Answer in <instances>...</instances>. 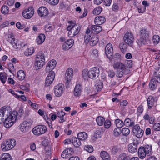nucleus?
I'll return each mask as SVG.
<instances>
[{"label":"nucleus","mask_w":160,"mask_h":160,"mask_svg":"<svg viewBox=\"0 0 160 160\" xmlns=\"http://www.w3.org/2000/svg\"><path fill=\"white\" fill-rule=\"evenodd\" d=\"M140 38L138 39L137 42L138 44H147L149 42V33L145 29H142L139 32Z\"/></svg>","instance_id":"1"},{"label":"nucleus","mask_w":160,"mask_h":160,"mask_svg":"<svg viewBox=\"0 0 160 160\" xmlns=\"http://www.w3.org/2000/svg\"><path fill=\"white\" fill-rule=\"evenodd\" d=\"M47 130V128L45 126L40 125L34 127L32 131L34 135L39 136L45 133Z\"/></svg>","instance_id":"2"},{"label":"nucleus","mask_w":160,"mask_h":160,"mask_svg":"<svg viewBox=\"0 0 160 160\" xmlns=\"http://www.w3.org/2000/svg\"><path fill=\"white\" fill-rule=\"evenodd\" d=\"M15 141L12 139L4 142L1 145L2 150L4 151H7L11 149L15 145Z\"/></svg>","instance_id":"3"},{"label":"nucleus","mask_w":160,"mask_h":160,"mask_svg":"<svg viewBox=\"0 0 160 160\" xmlns=\"http://www.w3.org/2000/svg\"><path fill=\"white\" fill-rule=\"evenodd\" d=\"M6 117H5V120L3 122L4 123V125L6 128H8L11 127L15 121L16 119L14 118L12 114H10L9 116L6 114Z\"/></svg>","instance_id":"4"},{"label":"nucleus","mask_w":160,"mask_h":160,"mask_svg":"<svg viewBox=\"0 0 160 160\" xmlns=\"http://www.w3.org/2000/svg\"><path fill=\"white\" fill-rule=\"evenodd\" d=\"M99 72L98 68H93L88 71V77L92 79H95L99 76Z\"/></svg>","instance_id":"5"},{"label":"nucleus","mask_w":160,"mask_h":160,"mask_svg":"<svg viewBox=\"0 0 160 160\" xmlns=\"http://www.w3.org/2000/svg\"><path fill=\"white\" fill-rule=\"evenodd\" d=\"M132 131L134 134L138 138L142 137L144 133V131L141 129L139 125L137 124L132 128Z\"/></svg>","instance_id":"6"},{"label":"nucleus","mask_w":160,"mask_h":160,"mask_svg":"<svg viewBox=\"0 0 160 160\" xmlns=\"http://www.w3.org/2000/svg\"><path fill=\"white\" fill-rule=\"evenodd\" d=\"M34 13V8L31 7L24 10L22 12V15L24 18L29 19L33 16Z\"/></svg>","instance_id":"7"},{"label":"nucleus","mask_w":160,"mask_h":160,"mask_svg":"<svg viewBox=\"0 0 160 160\" xmlns=\"http://www.w3.org/2000/svg\"><path fill=\"white\" fill-rule=\"evenodd\" d=\"M124 42L128 45L131 46L133 42L134 38L132 34L129 32H127L123 37Z\"/></svg>","instance_id":"8"},{"label":"nucleus","mask_w":160,"mask_h":160,"mask_svg":"<svg viewBox=\"0 0 160 160\" xmlns=\"http://www.w3.org/2000/svg\"><path fill=\"white\" fill-rule=\"evenodd\" d=\"M70 25L68 26L67 28L68 31L72 30L74 35L77 34L79 32L81 28L79 25L75 24L74 23H72L71 21Z\"/></svg>","instance_id":"9"},{"label":"nucleus","mask_w":160,"mask_h":160,"mask_svg":"<svg viewBox=\"0 0 160 160\" xmlns=\"http://www.w3.org/2000/svg\"><path fill=\"white\" fill-rule=\"evenodd\" d=\"M113 48L112 45L111 43L108 44L105 48V53L106 56L109 59L112 58V51Z\"/></svg>","instance_id":"10"},{"label":"nucleus","mask_w":160,"mask_h":160,"mask_svg":"<svg viewBox=\"0 0 160 160\" xmlns=\"http://www.w3.org/2000/svg\"><path fill=\"white\" fill-rule=\"evenodd\" d=\"M55 73L54 72H51L48 74L46 79L45 86H49L55 78Z\"/></svg>","instance_id":"11"},{"label":"nucleus","mask_w":160,"mask_h":160,"mask_svg":"<svg viewBox=\"0 0 160 160\" xmlns=\"http://www.w3.org/2000/svg\"><path fill=\"white\" fill-rule=\"evenodd\" d=\"M64 85L62 84H59L55 87L54 93L58 97L60 96L62 94Z\"/></svg>","instance_id":"12"},{"label":"nucleus","mask_w":160,"mask_h":160,"mask_svg":"<svg viewBox=\"0 0 160 160\" xmlns=\"http://www.w3.org/2000/svg\"><path fill=\"white\" fill-rule=\"evenodd\" d=\"M56 64V62L53 59L49 61L45 69L46 72H53L52 70L55 68Z\"/></svg>","instance_id":"13"},{"label":"nucleus","mask_w":160,"mask_h":160,"mask_svg":"<svg viewBox=\"0 0 160 160\" xmlns=\"http://www.w3.org/2000/svg\"><path fill=\"white\" fill-rule=\"evenodd\" d=\"M38 13L40 17H46L48 14V9L45 7H41L38 10Z\"/></svg>","instance_id":"14"},{"label":"nucleus","mask_w":160,"mask_h":160,"mask_svg":"<svg viewBox=\"0 0 160 160\" xmlns=\"http://www.w3.org/2000/svg\"><path fill=\"white\" fill-rule=\"evenodd\" d=\"M138 143L132 142L128 145V150L131 153H133L137 151Z\"/></svg>","instance_id":"15"},{"label":"nucleus","mask_w":160,"mask_h":160,"mask_svg":"<svg viewBox=\"0 0 160 160\" xmlns=\"http://www.w3.org/2000/svg\"><path fill=\"white\" fill-rule=\"evenodd\" d=\"M74 43V40L72 39H70L66 41L63 44L62 47L63 49L65 50H68L72 46Z\"/></svg>","instance_id":"16"},{"label":"nucleus","mask_w":160,"mask_h":160,"mask_svg":"<svg viewBox=\"0 0 160 160\" xmlns=\"http://www.w3.org/2000/svg\"><path fill=\"white\" fill-rule=\"evenodd\" d=\"M73 75L72 68H68L66 71L65 75V79L68 82H69L72 79Z\"/></svg>","instance_id":"17"},{"label":"nucleus","mask_w":160,"mask_h":160,"mask_svg":"<svg viewBox=\"0 0 160 160\" xmlns=\"http://www.w3.org/2000/svg\"><path fill=\"white\" fill-rule=\"evenodd\" d=\"M115 69L117 70L126 71V69L123 64L120 62H115L113 65Z\"/></svg>","instance_id":"18"},{"label":"nucleus","mask_w":160,"mask_h":160,"mask_svg":"<svg viewBox=\"0 0 160 160\" xmlns=\"http://www.w3.org/2000/svg\"><path fill=\"white\" fill-rule=\"evenodd\" d=\"M8 110L4 107H2L0 109V123H1L3 122L5 120V116H4L5 114L8 112Z\"/></svg>","instance_id":"19"},{"label":"nucleus","mask_w":160,"mask_h":160,"mask_svg":"<svg viewBox=\"0 0 160 160\" xmlns=\"http://www.w3.org/2000/svg\"><path fill=\"white\" fill-rule=\"evenodd\" d=\"M138 156L141 159L144 158L147 154L146 153L144 147H140L138 150Z\"/></svg>","instance_id":"20"},{"label":"nucleus","mask_w":160,"mask_h":160,"mask_svg":"<svg viewBox=\"0 0 160 160\" xmlns=\"http://www.w3.org/2000/svg\"><path fill=\"white\" fill-rule=\"evenodd\" d=\"M82 92V87L79 84L76 85L74 90V95L76 97L79 96Z\"/></svg>","instance_id":"21"},{"label":"nucleus","mask_w":160,"mask_h":160,"mask_svg":"<svg viewBox=\"0 0 160 160\" xmlns=\"http://www.w3.org/2000/svg\"><path fill=\"white\" fill-rule=\"evenodd\" d=\"M106 18L103 16H97L95 19L94 22L96 25H100L104 23Z\"/></svg>","instance_id":"22"},{"label":"nucleus","mask_w":160,"mask_h":160,"mask_svg":"<svg viewBox=\"0 0 160 160\" xmlns=\"http://www.w3.org/2000/svg\"><path fill=\"white\" fill-rule=\"evenodd\" d=\"M45 64V62L43 59L39 60L36 59V61L34 64L36 68V69H38L42 68L43 65Z\"/></svg>","instance_id":"23"},{"label":"nucleus","mask_w":160,"mask_h":160,"mask_svg":"<svg viewBox=\"0 0 160 160\" xmlns=\"http://www.w3.org/2000/svg\"><path fill=\"white\" fill-rule=\"evenodd\" d=\"M99 25H93L91 26V28L93 32L98 34L102 30V28Z\"/></svg>","instance_id":"24"},{"label":"nucleus","mask_w":160,"mask_h":160,"mask_svg":"<svg viewBox=\"0 0 160 160\" xmlns=\"http://www.w3.org/2000/svg\"><path fill=\"white\" fill-rule=\"evenodd\" d=\"M8 41L12 44L13 47L15 48H18V40L17 39L11 37H8Z\"/></svg>","instance_id":"25"},{"label":"nucleus","mask_w":160,"mask_h":160,"mask_svg":"<svg viewBox=\"0 0 160 160\" xmlns=\"http://www.w3.org/2000/svg\"><path fill=\"white\" fill-rule=\"evenodd\" d=\"M24 112L23 109L22 108H20L18 112L16 111H13L11 114H12L14 118L17 119V117L18 116L21 117L23 114Z\"/></svg>","instance_id":"26"},{"label":"nucleus","mask_w":160,"mask_h":160,"mask_svg":"<svg viewBox=\"0 0 160 160\" xmlns=\"http://www.w3.org/2000/svg\"><path fill=\"white\" fill-rule=\"evenodd\" d=\"M155 99L152 96H150L147 99L148 108L151 109L153 105Z\"/></svg>","instance_id":"27"},{"label":"nucleus","mask_w":160,"mask_h":160,"mask_svg":"<svg viewBox=\"0 0 160 160\" xmlns=\"http://www.w3.org/2000/svg\"><path fill=\"white\" fill-rule=\"evenodd\" d=\"M124 125L127 127H131L132 128L135 125L134 122L132 121L129 118H128L125 119L123 122Z\"/></svg>","instance_id":"28"},{"label":"nucleus","mask_w":160,"mask_h":160,"mask_svg":"<svg viewBox=\"0 0 160 160\" xmlns=\"http://www.w3.org/2000/svg\"><path fill=\"white\" fill-rule=\"evenodd\" d=\"M72 142L73 145L76 148H78L81 145V142L80 139L76 137H72Z\"/></svg>","instance_id":"29"},{"label":"nucleus","mask_w":160,"mask_h":160,"mask_svg":"<svg viewBox=\"0 0 160 160\" xmlns=\"http://www.w3.org/2000/svg\"><path fill=\"white\" fill-rule=\"evenodd\" d=\"M130 158V156L125 153H122L119 155L118 160H129Z\"/></svg>","instance_id":"30"},{"label":"nucleus","mask_w":160,"mask_h":160,"mask_svg":"<svg viewBox=\"0 0 160 160\" xmlns=\"http://www.w3.org/2000/svg\"><path fill=\"white\" fill-rule=\"evenodd\" d=\"M101 157L103 160H110V157L108 153L105 151H102L100 153Z\"/></svg>","instance_id":"31"},{"label":"nucleus","mask_w":160,"mask_h":160,"mask_svg":"<svg viewBox=\"0 0 160 160\" xmlns=\"http://www.w3.org/2000/svg\"><path fill=\"white\" fill-rule=\"evenodd\" d=\"M158 83L155 80V79H151L149 84L150 89L152 90L155 89L157 87Z\"/></svg>","instance_id":"32"},{"label":"nucleus","mask_w":160,"mask_h":160,"mask_svg":"<svg viewBox=\"0 0 160 160\" xmlns=\"http://www.w3.org/2000/svg\"><path fill=\"white\" fill-rule=\"evenodd\" d=\"M122 150L120 145H116L113 146L112 149V154L115 155L118 152H121Z\"/></svg>","instance_id":"33"},{"label":"nucleus","mask_w":160,"mask_h":160,"mask_svg":"<svg viewBox=\"0 0 160 160\" xmlns=\"http://www.w3.org/2000/svg\"><path fill=\"white\" fill-rule=\"evenodd\" d=\"M45 37L44 34H41L36 39V42L38 44H42L44 41Z\"/></svg>","instance_id":"34"},{"label":"nucleus","mask_w":160,"mask_h":160,"mask_svg":"<svg viewBox=\"0 0 160 160\" xmlns=\"http://www.w3.org/2000/svg\"><path fill=\"white\" fill-rule=\"evenodd\" d=\"M0 160H12L11 156L7 153H2L0 157Z\"/></svg>","instance_id":"35"},{"label":"nucleus","mask_w":160,"mask_h":160,"mask_svg":"<svg viewBox=\"0 0 160 160\" xmlns=\"http://www.w3.org/2000/svg\"><path fill=\"white\" fill-rule=\"evenodd\" d=\"M77 137L81 140H84L87 139L88 135L85 132H80L78 134Z\"/></svg>","instance_id":"36"},{"label":"nucleus","mask_w":160,"mask_h":160,"mask_svg":"<svg viewBox=\"0 0 160 160\" xmlns=\"http://www.w3.org/2000/svg\"><path fill=\"white\" fill-rule=\"evenodd\" d=\"M98 41L99 39L97 36H92L90 38V44L92 46H94L98 43Z\"/></svg>","instance_id":"37"},{"label":"nucleus","mask_w":160,"mask_h":160,"mask_svg":"<svg viewBox=\"0 0 160 160\" xmlns=\"http://www.w3.org/2000/svg\"><path fill=\"white\" fill-rule=\"evenodd\" d=\"M144 147L147 155H151L152 152V146L151 145H146Z\"/></svg>","instance_id":"38"},{"label":"nucleus","mask_w":160,"mask_h":160,"mask_svg":"<svg viewBox=\"0 0 160 160\" xmlns=\"http://www.w3.org/2000/svg\"><path fill=\"white\" fill-rule=\"evenodd\" d=\"M18 78L20 80H23L25 78V75L24 72L22 70L18 71L17 73Z\"/></svg>","instance_id":"39"},{"label":"nucleus","mask_w":160,"mask_h":160,"mask_svg":"<svg viewBox=\"0 0 160 160\" xmlns=\"http://www.w3.org/2000/svg\"><path fill=\"white\" fill-rule=\"evenodd\" d=\"M116 127L118 128H121L124 125L123 122L120 119H117L115 121Z\"/></svg>","instance_id":"40"},{"label":"nucleus","mask_w":160,"mask_h":160,"mask_svg":"<svg viewBox=\"0 0 160 160\" xmlns=\"http://www.w3.org/2000/svg\"><path fill=\"white\" fill-rule=\"evenodd\" d=\"M7 74L5 72L0 73V79L3 83H4L7 80Z\"/></svg>","instance_id":"41"},{"label":"nucleus","mask_w":160,"mask_h":160,"mask_svg":"<svg viewBox=\"0 0 160 160\" xmlns=\"http://www.w3.org/2000/svg\"><path fill=\"white\" fill-rule=\"evenodd\" d=\"M34 50L33 48L30 47L28 48L24 52L26 56H29L32 55L34 52Z\"/></svg>","instance_id":"42"},{"label":"nucleus","mask_w":160,"mask_h":160,"mask_svg":"<svg viewBox=\"0 0 160 160\" xmlns=\"http://www.w3.org/2000/svg\"><path fill=\"white\" fill-rule=\"evenodd\" d=\"M32 121L31 119H27L26 121H24L21 124L23 125L24 126L28 127V128L30 129V126L32 124Z\"/></svg>","instance_id":"43"},{"label":"nucleus","mask_w":160,"mask_h":160,"mask_svg":"<svg viewBox=\"0 0 160 160\" xmlns=\"http://www.w3.org/2000/svg\"><path fill=\"white\" fill-rule=\"evenodd\" d=\"M102 10V8L100 6H98L95 8L93 11V14L95 15H98L100 14Z\"/></svg>","instance_id":"44"},{"label":"nucleus","mask_w":160,"mask_h":160,"mask_svg":"<svg viewBox=\"0 0 160 160\" xmlns=\"http://www.w3.org/2000/svg\"><path fill=\"white\" fill-rule=\"evenodd\" d=\"M96 121L98 125L102 126L103 124V122L105 121V119L103 117L99 116L97 118Z\"/></svg>","instance_id":"45"},{"label":"nucleus","mask_w":160,"mask_h":160,"mask_svg":"<svg viewBox=\"0 0 160 160\" xmlns=\"http://www.w3.org/2000/svg\"><path fill=\"white\" fill-rule=\"evenodd\" d=\"M9 12V8L8 6L6 5H3L1 8V12L2 13L6 15Z\"/></svg>","instance_id":"46"},{"label":"nucleus","mask_w":160,"mask_h":160,"mask_svg":"<svg viewBox=\"0 0 160 160\" xmlns=\"http://www.w3.org/2000/svg\"><path fill=\"white\" fill-rule=\"evenodd\" d=\"M36 59L39 60L43 59L45 61V57L43 53L42 52H39L37 55Z\"/></svg>","instance_id":"47"},{"label":"nucleus","mask_w":160,"mask_h":160,"mask_svg":"<svg viewBox=\"0 0 160 160\" xmlns=\"http://www.w3.org/2000/svg\"><path fill=\"white\" fill-rule=\"evenodd\" d=\"M19 129L20 131L23 132H28L30 129L29 128H28V127H27V126L25 127V126L21 124H20Z\"/></svg>","instance_id":"48"},{"label":"nucleus","mask_w":160,"mask_h":160,"mask_svg":"<svg viewBox=\"0 0 160 160\" xmlns=\"http://www.w3.org/2000/svg\"><path fill=\"white\" fill-rule=\"evenodd\" d=\"M122 134L124 136H127L130 133L129 129L126 128H123L121 131Z\"/></svg>","instance_id":"49"},{"label":"nucleus","mask_w":160,"mask_h":160,"mask_svg":"<svg viewBox=\"0 0 160 160\" xmlns=\"http://www.w3.org/2000/svg\"><path fill=\"white\" fill-rule=\"evenodd\" d=\"M153 41L155 44L158 43L160 41L159 37L158 35H154L153 37Z\"/></svg>","instance_id":"50"},{"label":"nucleus","mask_w":160,"mask_h":160,"mask_svg":"<svg viewBox=\"0 0 160 160\" xmlns=\"http://www.w3.org/2000/svg\"><path fill=\"white\" fill-rule=\"evenodd\" d=\"M84 149L89 153L92 152L93 150V147L91 145H87L84 147Z\"/></svg>","instance_id":"51"},{"label":"nucleus","mask_w":160,"mask_h":160,"mask_svg":"<svg viewBox=\"0 0 160 160\" xmlns=\"http://www.w3.org/2000/svg\"><path fill=\"white\" fill-rule=\"evenodd\" d=\"M96 88L98 91H100L103 87V83L101 82H99L96 85Z\"/></svg>","instance_id":"52"},{"label":"nucleus","mask_w":160,"mask_h":160,"mask_svg":"<svg viewBox=\"0 0 160 160\" xmlns=\"http://www.w3.org/2000/svg\"><path fill=\"white\" fill-rule=\"evenodd\" d=\"M68 149H65L62 153L61 157L62 158H66L68 157Z\"/></svg>","instance_id":"53"},{"label":"nucleus","mask_w":160,"mask_h":160,"mask_svg":"<svg viewBox=\"0 0 160 160\" xmlns=\"http://www.w3.org/2000/svg\"><path fill=\"white\" fill-rule=\"evenodd\" d=\"M121 130L120 128H116L113 131V134L115 136H118L120 134Z\"/></svg>","instance_id":"54"},{"label":"nucleus","mask_w":160,"mask_h":160,"mask_svg":"<svg viewBox=\"0 0 160 160\" xmlns=\"http://www.w3.org/2000/svg\"><path fill=\"white\" fill-rule=\"evenodd\" d=\"M82 76L84 79H86L88 76V72L87 70L85 69L83 70L82 72Z\"/></svg>","instance_id":"55"},{"label":"nucleus","mask_w":160,"mask_h":160,"mask_svg":"<svg viewBox=\"0 0 160 160\" xmlns=\"http://www.w3.org/2000/svg\"><path fill=\"white\" fill-rule=\"evenodd\" d=\"M126 71H122V70H117L116 73L117 76L119 78H120L122 77L123 75Z\"/></svg>","instance_id":"56"},{"label":"nucleus","mask_w":160,"mask_h":160,"mask_svg":"<svg viewBox=\"0 0 160 160\" xmlns=\"http://www.w3.org/2000/svg\"><path fill=\"white\" fill-rule=\"evenodd\" d=\"M153 128L156 131L160 130V124L159 123H155L153 126Z\"/></svg>","instance_id":"57"},{"label":"nucleus","mask_w":160,"mask_h":160,"mask_svg":"<svg viewBox=\"0 0 160 160\" xmlns=\"http://www.w3.org/2000/svg\"><path fill=\"white\" fill-rule=\"evenodd\" d=\"M48 2L50 5H56L58 3L59 0H48Z\"/></svg>","instance_id":"58"},{"label":"nucleus","mask_w":160,"mask_h":160,"mask_svg":"<svg viewBox=\"0 0 160 160\" xmlns=\"http://www.w3.org/2000/svg\"><path fill=\"white\" fill-rule=\"evenodd\" d=\"M138 12L139 13H142L145 12L146 8L143 7L138 6L137 7Z\"/></svg>","instance_id":"59"},{"label":"nucleus","mask_w":160,"mask_h":160,"mask_svg":"<svg viewBox=\"0 0 160 160\" xmlns=\"http://www.w3.org/2000/svg\"><path fill=\"white\" fill-rule=\"evenodd\" d=\"M111 122L109 120H106L104 122V125L105 128H109L111 126Z\"/></svg>","instance_id":"60"},{"label":"nucleus","mask_w":160,"mask_h":160,"mask_svg":"<svg viewBox=\"0 0 160 160\" xmlns=\"http://www.w3.org/2000/svg\"><path fill=\"white\" fill-rule=\"evenodd\" d=\"M104 131V128L103 127L99 128H97L95 132H97L98 133V134H99L100 135L101 134L103 133Z\"/></svg>","instance_id":"61"},{"label":"nucleus","mask_w":160,"mask_h":160,"mask_svg":"<svg viewBox=\"0 0 160 160\" xmlns=\"http://www.w3.org/2000/svg\"><path fill=\"white\" fill-rule=\"evenodd\" d=\"M100 137V135L99 134H98V133L95 132H94V135L92 137V138L93 140L95 141L97 138Z\"/></svg>","instance_id":"62"},{"label":"nucleus","mask_w":160,"mask_h":160,"mask_svg":"<svg viewBox=\"0 0 160 160\" xmlns=\"http://www.w3.org/2000/svg\"><path fill=\"white\" fill-rule=\"evenodd\" d=\"M120 55L119 53H116L113 56L112 55V58L114 60H117L120 59Z\"/></svg>","instance_id":"63"},{"label":"nucleus","mask_w":160,"mask_h":160,"mask_svg":"<svg viewBox=\"0 0 160 160\" xmlns=\"http://www.w3.org/2000/svg\"><path fill=\"white\" fill-rule=\"evenodd\" d=\"M159 74H160V68H156L155 69L154 76L159 75Z\"/></svg>","instance_id":"64"}]
</instances>
